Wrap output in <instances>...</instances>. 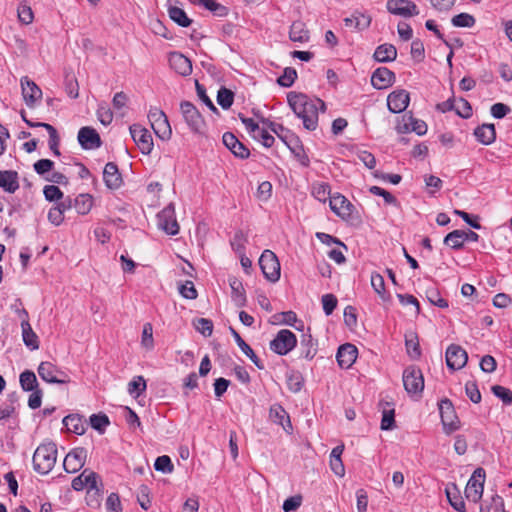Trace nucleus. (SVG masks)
Wrapping results in <instances>:
<instances>
[{
  "label": "nucleus",
  "mask_w": 512,
  "mask_h": 512,
  "mask_svg": "<svg viewBox=\"0 0 512 512\" xmlns=\"http://www.w3.org/2000/svg\"><path fill=\"white\" fill-rule=\"evenodd\" d=\"M288 103L297 117L303 120L304 128H310L317 124L318 112L325 111V103L319 98H309L302 93L290 92Z\"/></svg>",
  "instance_id": "obj_1"
},
{
  "label": "nucleus",
  "mask_w": 512,
  "mask_h": 512,
  "mask_svg": "<svg viewBox=\"0 0 512 512\" xmlns=\"http://www.w3.org/2000/svg\"><path fill=\"white\" fill-rule=\"evenodd\" d=\"M57 459V447L54 443H45L37 447L33 455V466L40 474L49 473Z\"/></svg>",
  "instance_id": "obj_2"
},
{
  "label": "nucleus",
  "mask_w": 512,
  "mask_h": 512,
  "mask_svg": "<svg viewBox=\"0 0 512 512\" xmlns=\"http://www.w3.org/2000/svg\"><path fill=\"white\" fill-rule=\"evenodd\" d=\"M485 471L482 468H477L465 487V497L468 501L477 503L480 501L484 491Z\"/></svg>",
  "instance_id": "obj_3"
},
{
  "label": "nucleus",
  "mask_w": 512,
  "mask_h": 512,
  "mask_svg": "<svg viewBox=\"0 0 512 512\" xmlns=\"http://www.w3.org/2000/svg\"><path fill=\"white\" fill-rule=\"evenodd\" d=\"M260 268L265 278L276 282L280 278V263L277 256L271 250H265L259 259Z\"/></svg>",
  "instance_id": "obj_4"
},
{
  "label": "nucleus",
  "mask_w": 512,
  "mask_h": 512,
  "mask_svg": "<svg viewBox=\"0 0 512 512\" xmlns=\"http://www.w3.org/2000/svg\"><path fill=\"white\" fill-rule=\"evenodd\" d=\"M403 385L410 395L420 394L424 389V378L419 368L407 367L403 372Z\"/></svg>",
  "instance_id": "obj_5"
},
{
  "label": "nucleus",
  "mask_w": 512,
  "mask_h": 512,
  "mask_svg": "<svg viewBox=\"0 0 512 512\" xmlns=\"http://www.w3.org/2000/svg\"><path fill=\"white\" fill-rule=\"evenodd\" d=\"M296 343L297 339L294 333L290 330L282 329L270 342V349L279 355H286L296 346Z\"/></svg>",
  "instance_id": "obj_6"
},
{
  "label": "nucleus",
  "mask_w": 512,
  "mask_h": 512,
  "mask_svg": "<svg viewBox=\"0 0 512 512\" xmlns=\"http://www.w3.org/2000/svg\"><path fill=\"white\" fill-rule=\"evenodd\" d=\"M38 374L47 383L66 384L70 382L68 375L51 362H41L38 367Z\"/></svg>",
  "instance_id": "obj_7"
},
{
  "label": "nucleus",
  "mask_w": 512,
  "mask_h": 512,
  "mask_svg": "<svg viewBox=\"0 0 512 512\" xmlns=\"http://www.w3.org/2000/svg\"><path fill=\"white\" fill-rule=\"evenodd\" d=\"M158 227L169 235H176L179 232V224L175 216V207L171 203L161 210L158 215Z\"/></svg>",
  "instance_id": "obj_8"
},
{
  "label": "nucleus",
  "mask_w": 512,
  "mask_h": 512,
  "mask_svg": "<svg viewBox=\"0 0 512 512\" xmlns=\"http://www.w3.org/2000/svg\"><path fill=\"white\" fill-rule=\"evenodd\" d=\"M441 421L446 433H451L459 428V420L456 416L452 402L444 399L439 403Z\"/></svg>",
  "instance_id": "obj_9"
},
{
  "label": "nucleus",
  "mask_w": 512,
  "mask_h": 512,
  "mask_svg": "<svg viewBox=\"0 0 512 512\" xmlns=\"http://www.w3.org/2000/svg\"><path fill=\"white\" fill-rule=\"evenodd\" d=\"M386 8L391 14L404 18L419 14L417 5L410 0H387Z\"/></svg>",
  "instance_id": "obj_10"
},
{
  "label": "nucleus",
  "mask_w": 512,
  "mask_h": 512,
  "mask_svg": "<svg viewBox=\"0 0 512 512\" xmlns=\"http://www.w3.org/2000/svg\"><path fill=\"white\" fill-rule=\"evenodd\" d=\"M329 205L331 210L344 220L354 219L353 204L343 195L336 194L330 197Z\"/></svg>",
  "instance_id": "obj_11"
},
{
  "label": "nucleus",
  "mask_w": 512,
  "mask_h": 512,
  "mask_svg": "<svg viewBox=\"0 0 512 512\" xmlns=\"http://www.w3.org/2000/svg\"><path fill=\"white\" fill-rule=\"evenodd\" d=\"M468 360L467 352L459 345L451 344L446 350V364L451 370L462 369Z\"/></svg>",
  "instance_id": "obj_12"
},
{
  "label": "nucleus",
  "mask_w": 512,
  "mask_h": 512,
  "mask_svg": "<svg viewBox=\"0 0 512 512\" xmlns=\"http://www.w3.org/2000/svg\"><path fill=\"white\" fill-rule=\"evenodd\" d=\"M86 458L87 450L85 448H75L66 455L63 467L68 473H76L84 466Z\"/></svg>",
  "instance_id": "obj_13"
},
{
  "label": "nucleus",
  "mask_w": 512,
  "mask_h": 512,
  "mask_svg": "<svg viewBox=\"0 0 512 512\" xmlns=\"http://www.w3.org/2000/svg\"><path fill=\"white\" fill-rule=\"evenodd\" d=\"M137 147L143 154H150L154 147L153 130H129Z\"/></svg>",
  "instance_id": "obj_14"
},
{
  "label": "nucleus",
  "mask_w": 512,
  "mask_h": 512,
  "mask_svg": "<svg viewBox=\"0 0 512 512\" xmlns=\"http://www.w3.org/2000/svg\"><path fill=\"white\" fill-rule=\"evenodd\" d=\"M395 82V74L386 67L377 68L371 76V84L378 90L386 89Z\"/></svg>",
  "instance_id": "obj_15"
},
{
  "label": "nucleus",
  "mask_w": 512,
  "mask_h": 512,
  "mask_svg": "<svg viewBox=\"0 0 512 512\" xmlns=\"http://www.w3.org/2000/svg\"><path fill=\"white\" fill-rule=\"evenodd\" d=\"M409 101V93L404 89L393 91L387 97L388 108L393 113L403 112L407 108Z\"/></svg>",
  "instance_id": "obj_16"
},
{
  "label": "nucleus",
  "mask_w": 512,
  "mask_h": 512,
  "mask_svg": "<svg viewBox=\"0 0 512 512\" xmlns=\"http://www.w3.org/2000/svg\"><path fill=\"white\" fill-rule=\"evenodd\" d=\"M19 316L21 318V328H22V337L25 345L32 350H36L39 348L38 337L33 331L29 321H28V313L26 310L19 311Z\"/></svg>",
  "instance_id": "obj_17"
},
{
  "label": "nucleus",
  "mask_w": 512,
  "mask_h": 512,
  "mask_svg": "<svg viewBox=\"0 0 512 512\" xmlns=\"http://www.w3.org/2000/svg\"><path fill=\"white\" fill-rule=\"evenodd\" d=\"M97 482L98 475L93 471L85 469L79 476L73 479L71 485L72 488L76 491L83 490L84 488L97 490Z\"/></svg>",
  "instance_id": "obj_18"
},
{
  "label": "nucleus",
  "mask_w": 512,
  "mask_h": 512,
  "mask_svg": "<svg viewBox=\"0 0 512 512\" xmlns=\"http://www.w3.org/2000/svg\"><path fill=\"white\" fill-rule=\"evenodd\" d=\"M22 95L27 105H33L42 96L41 89L27 76L20 80Z\"/></svg>",
  "instance_id": "obj_19"
},
{
  "label": "nucleus",
  "mask_w": 512,
  "mask_h": 512,
  "mask_svg": "<svg viewBox=\"0 0 512 512\" xmlns=\"http://www.w3.org/2000/svg\"><path fill=\"white\" fill-rule=\"evenodd\" d=\"M357 348L352 344H344L339 347L336 358L341 368H349L357 359Z\"/></svg>",
  "instance_id": "obj_20"
},
{
  "label": "nucleus",
  "mask_w": 512,
  "mask_h": 512,
  "mask_svg": "<svg viewBox=\"0 0 512 512\" xmlns=\"http://www.w3.org/2000/svg\"><path fill=\"white\" fill-rule=\"evenodd\" d=\"M171 68L182 76H188L192 72L191 61L179 52H172L169 57Z\"/></svg>",
  "instance_id": "obj_21"
},
{
  "label": "nucleus",
  "mask_w": 512,
  "mask_h": 512,
  "mask_svg": "<svg viewBox=\"0 0 512 512\" xmlns=\"http://www.w3.org/2000/svg\"><path fill=\"white\" fill-rule=\"evenodd\" d=\"M180 108L188 126L191 128H199L202 125V117L197 108L191 102H182Z\"/></svg>",
  "instance_id": "obj_22"
},
{
  "label": "nucleus",
  "mask_w": 512,
  "mask_h": 512,
  "mask_svg": "<svg viewBox=\"0 0 512 512\" xmlns=\"http://www.w3.org/2000/svg\"><path fill=\"white\" fill-rule=\"evenodd\" d=\"M103 179L109 189H118L122 184V177L115 163L109 162L105 165Z\"/></svg>",
  "instance_id": "obj_23"
},
{
  "label": "nucleus",
  "mask_w": 512,
  "mask_h": 512,
  "mask_svg": "<svg viewBox=\"0 0 512 512\" xmlns=\"http://www.w3.org/2000/svg\"><path fill=\"white\" fill-rule=\"evenodd\" d=\"M0 188L5 192L13 194L19 189V176L13 170L0 171Z\"/></svg>",
  "instance_id": "obj_24"
},
{
  "label": "nucleus",
  "mask_w": 512,
  "mask_h": 512,
  "mask_svg": "<svg viewBox=\"0 0 512 512\" xmlns=\"http://www.w3.org/2000/svg\"><path fill=\"white\" fill-rule=\"evenodd\" d=\"M78 141L82 148L96 149L101 146V139L96 130H79Z\"/></svg>",
  "instance_id": "obj_25"
},
{
  "label": "nucleus",
  "mask_w": 512,
  "mask_h": 512,
  "mask_svg": "<svg viewBox=\"0 0 512 512\" xmlns=\"http://www.w3.org/2000/svg\"><path fill=\"white\" fill-rule=\"evenodd\" d=\"M396 57L397 49L394 45L389 43L379 45L373 54L375 61L380 63L392 62Z\"/></svg>",
  "instance_id": "obj_26"
},
{
  "label": "nucleus",
  "mask_w": 512,
  "mask_h": 512,
  "mask_svg": "<svg viewBox=\"0 0 512 512\" xmlns=\"http://www.w3.org/2000/svg\"><path fill=\"white\" fill-rule=\"evenodd\" d=\"M371 16L360 11H355L350 17L344 19L347 27H353L356 30L367 29L371 24Z\"/></svg>",
  "instance_id": "obj_27"
},
{
  "label": "nucleus",
  "mask_w": 512,
  "mask_h": 512,
  "mask_svg": "<svg viewBox=\"0 0 512 512\" xmlns=\"http://www.w3.org/2000/svg\"><path fill=\"white\" fill-rule=\"evenodd\" d=\"M230 332L241 351L259 368L264 369L263 363L257 357L253 349L242 339L239 333L230 327Z\"/></svg>",
  "instance_id": "obj_28"
},
{
  "label": "nucleus",
  "mask_w": 512,
  "mask_h": 512,
  "mask_svg": "<svg viewBox=\"0 0 512 512\" xmlns=\"http://www.w3.org/2000/svg\"><path fill=\"white\" fill-rule=\"evenodd\" d=\"M269 417L274 423L281 425L285 430L291 428V422L288 413L280 404H273L269 410Z\"/></svg>",
  "instance_id": "obj_29"
},
{
  "label": "nucleus",
  "mask_w": 512,
  "mask_h": 512,
  "mask_svg": "<svg viewBox=\"0 0 512 512\" xmlns=\"http://www.w3.org/2000/svg\"><path fill=\"white\" fill-rule=\"evenodd\" d=\"M151 128H171L166 114L158 107H151L148 113Z\"/></svg>",
  "instance_id": "obj_30"
},
{
  "label": "nucleus",
  "mask_w": 512,
  "mask_h": 512,
  "mask_svg": "<svg viewBox=\"0 0 512 512\" xmlns=\"http://www.w3.org/2000/svg\"><path fill=\"white\" fill-rule=\"evenodd\" d=\"M194 5H200L211 11L217 17H226L229 9L215 0H189Z\"/></svg>",
  "instance_id": "obj_31"
},
{
  "label": "nucleus",
  "mask_w": 512,
  "mask_h": 512,
  "mask_svg": "<svg viewBox=\"0 0 512 512\" xmlns=\"http://www.w3.org/2000/svg\"><path fill=\"white\" fill-rule=\"evenodd\" d=\"M63 424L68 431L77 435L85 433L86 424L79 415H68L64 417Z\"/></svg>",
  "instance_id": "obj_32"
},
{
  "label": "nucleus",
  "mask_w": 512,
  "mask_h": 512,
  "mask_svg": "<svg viewBox=\"0 0 512 512\" xmlns=\"http://www.w3.org/2000/svg\"><path fill=\"white\" fill-rule=\"evenodd\" d=\"M289 37L293 42H306L309 40V31L301 21H295L290 27Z\"/></svg>",
  "instance_id": "obj_33"
},
{
  "label": "nucleus",
  "mask_w": 512,
  "mask_h": 512,
  "mask_svg": "<svg viewBox=\"0 0 512 512\" xmlns=\"http://www.w3.org/2000/svg\"><path fill=\"white\" fill-rule=\"evenodd\" d=\"M167 12L170 19L181 27H188L192 23V20L186 15L185 11L177 6L169 5Z\"/></svg>",
  "instance_id": "obj_34"
},
{
  "label": "nucleus",
  "mask_w": 512,
  "mask_h": 512,
  "mask_svg": "<svg viewBox=\"0 0 512 512\" xmlns=\"http://www.w3.org/2000/svg\"><path fill=\"white\" fill-rule=\"evenodd\" d=\"M93 206V198L89 194H80L74 200V207L78 214L86 215Z\"/></svg>",
  "instance_id": "obj_35"
},
{
  "label": "nucleus",
  "mask_w": 512,
  "mask_h": 512,
  "mask_svg": "<svg viewBox=\"0 0 512 512\" xmlns=\"http://www.w3.org/2000/svg\"><path fill=\"white\" fill-rule=\"evenodd\" d=\"M371 286L383 301L390 300V295L385 290V282L382 275L376 272L372 273Z\"/></svg>",
  "instance_id": "obj_36"
},
{
  "label": "nucleus",
  "mask_w": 512,
  "mask_h": 512,
  "mask_svg": "<svg viewBox=\"0 0 512 512\" xmlns=\"http://www.w3.org/2000/svg\"><path fill=\"white\" fill-rule=\"evenodd\" d=\"M290 130H272L277 137L283 141L289 149L295 153L299 154L302 151V146L299 144V140L293 136L288 137V135L284 134V132H289Z\"/></svg>",
  "instance_id": "obj_37"
},
{
  "label": "nucleus",
  "mask_w": 512,
  "mask_h": 512,
  "mask_svg": "<svg viewBox=\"0 0 512 512\" xmlns=\"http://www.w3.org/2000/svg\"><path fill=\"white\" fill-rule=\"evenodd\" d=\"M457 487L452 485L451 488H446V496L450 505L458 512H465V503L459 495H457Z\"/></svg>",
  "instance_id": "obj_38"
},
{
  "label": "nucleus",
  "mask_w": 512,
  "mask_h": 512,
  "mask_svg": "<svg viewBox=\"0 0 512 512\" xmlns=\"http://www.w3.org/2000/svg\"><path fill=\"white\" fill-rule=\"evenodd\" d=\"M20 385L24 391L37 390L38 382L34 372L26 370L20 374Z\"/></svg>",
  "instance_id": "obj_39"
},
{
  "label": "nucleus",
  "mask_w": 512,
  "mask_h": 512,
  "mask_svg": "<svg viewBox=\"0 0 512 512\" xmlns=\"http://www.w3.org/2000/svg\"><path fill=\"white\" fill-rule=\"evenodd\" d=\"M405 345L407 349V353L413 359H416L420 356L421 350L418 342L417 335L415 333H409L405 336Z\"/></svg>",
  "instance_id": "obj_40"
},
{
  "label": "nucleus",
  "mask_w": 512,
  "mask_h": 512,
  "mask_svg": "<svg viewBox=\"0 0 512 512\" xmlns=\"http://www.w3.org/2000/svg\"><path fill=\"white\" fill-rule=\"evenodd\" d=\"M229 284L232 289L233 300L240 306L244 305L246 298L242 282L237 278H231L229 280Z\"/></svg>",
  "instance_id": "obj_41"
},
{
  "label": "nucleus",
  "mask_w": 512,
  "mask_h": 512,
  "mask_svg": "<svg viewBox=\"0 0 512 512\" xmlns=\"http://www.w3.org/2000/svg\"><path fill=\"white\" fill-rule=\"evenodd\" d=\"M312 194L321 202H325L327 199L330 200V197H332L330 186L325 182L315 183L312 187Z\"/></svg>",
  "instance_id": "obj_42"
},
{
  "label": "nucleus",
  "mask_w": 512,
  "mask_h": 512,
  "mask_svg": "<svg viewBox=\"0 0 512 512\" xmlns=\"http://www.w3.org/2000/svg\"><path fill=\"white\" fill-rule=\"evenodd\" d=\"M463 230H454L446 235L444 244L452 249H460L464 245Z\"/></svg>",
  "instance_id": "obj_43"
},
{
  "label": "nucleus",
  "mask_w": 512,
  "mask_h": 512,
  "mask_svg": "<svg viewBox=\"0 0 512 512\" xmlns=\"http://www.w3.org/2000/svg\"><path fill=\"white\" fill-rule=\"evenodd\" d=\"M91 427L100 433H103L106 427L110 424L109 418L106 414H93L90 416Z\"/></svg>",
  "instance_id": "obj_44"
},
{
  "label": "nucleus",
  "mask_w": 512,
  "mask_h": 512,
  "mask_svg": "<svg viewBox=\"0 0 512 512\" xmlns=\"http://www.w3.org/2000/svg\"><path fill=\"white\" fill-rule=\"evenodd\" d=\"M18 19L21 23L29 25L34 20V14L31 7L27 3H20L17 9Z\"/></svg>",
  "instance_id": "obj_45"
},
{
  "label": "nucleus",
  "mask_w": 512,
  "mask_h": 512,
  "mask_svg": "<svg viewBox=\"0 0 512 512\" xmlns=\"http://www.w3.org/2000/svg\"><path fill=\"white\" fill-rule=\"evenodd\" d=\"M141 345L146 350H152L154 347L153 327L150 323H146L143 326Z\"/></svg>",
  "instance_id": "obj_46"
},
{
  "label": "nucleus",
  "mask_w": 512,
  "mask_h": 512,
  "mask_svg": "<svg viewBox=\"0 0 512 512\" xmlns=\"http://www.w3.org/2000/svg\"><path fill=\"white\" fill-rule=\"evenodd\" d=\"M97 117L102 125L107 126L110 125L113 120V112L106 103H102L98 106Z\"/></svg>",
  "instance_id": "obj_47"
},
{
  "label": "nucleus",
  "mask_w": 512,
  "mask_h": 512,
  "mask_svg": "<svg viewBox=\"0 0 512 512\" xmlns=\"http://www.w3.org/2000/svg\"><path fill=\"white\" fill-rule=\"evenodd\" d=\"M454 111H455L456 115H458L462 118H468L472 114L471 105L464 98L455 99Z\"/></svg>",
  "instance_id": "obj_48"
},
{
  "label": "nucleus",
  "mask_w": 512,
  "mask_h": 512,
  "mask_svg": "<svg viewBox=\"0 0 512 512\" xmlns=\"http://www.w3.org/2000/svg\"><path fill=\"white\" fill-rule=\"evenodd\" d=\"M451 23L455 27H467L470 28L475 24V18L468 13H460L455 15L451 19Z\"/></svg>",
  "instance_id": "obj_49"
},
{
  "label": "nucleus",
  "mask_w": 512,
  "mask_h": 512,
  "mask_svg": "<svg viewBox=\"0 0 512 512\" xmlns=\"http://www.w3.org/2000/svg\"><path fill=\"white\" fill-rule=\"evenodd\" d=\"M496 130H473L475 139L484 145L493 143L496 139Z\"/></svg>",
  "instance_id": "obj_50"
},
{
  "label": "nucleus",
  "mask_w": 512,
  "mask_h": 512,
  "mask_svg": "<svg viewBox=\"0 0 512 512\" xmlns=\"http://www.w3.org/2000/svg\"><path fill=\"white\" fill-rule=\"evenodd\" d=\"M234 100V93L227 89L221 88L217 94V102L223 109H228Z\"/></svg>",
  "instance_id": "obj_51"
},
{
  "label": "nucleus",
  "mask_w": 512,
  "mask_h": 512,
  "mask_svg": "<svg viewBox=\"0 0 512 512\" xmlns=\"http://www.w3.org/2000/svg\"><path fill=\"white\" fill-rule=\"evenodd\" d=\"M297 78V72L292 67H287L284 69L283 75H281L277 82L282 87H290L293 85L295 79Z\"/></svg>",
  "instance_id": "obj_52"
},
{
  "label": "nucleus",
  "mask_w": 512,
  "mask_h": 512,
  "mask_svg": "<svg viewBox=\"0 0 512 512\" xmlns=\"http://www.w3.org/2000/svg\"><path fill=\"white\" fill-rule=\"evenodd\" d=\"M252 133V137L261 141L263 146L270 148L274 142L275 138L272 134L269 133L268 130H250Z\"/></svg>",
  "instance_id": "obj_53"
},
{
  "label": "nucleus",
  "mask_w": 512,
  "mask_h": 512,
  "mask_svg": "<svg viewBox=\"0 0 512 512\" xmlns=\"http://www.w3.org/2000/svg\"><path fill=\"white\" fill-rule=\"evenodd\" d=\"M195 329L205 337L211 336L213 332V323L206 318H199L194 321Z\"/></svg>",
  "instance_id": "obj_54"
},
{
  "label": "nucleus",
  "mask_w": 512,
  "mask_h": 512,
  "mask_svg": "<svg viewBox=\"0 0 512 512\" xmlns=\"http://www.w3.org/2000/svg\"><path fill=\"white\" fill-rule=\"evenodd\" d=\"M402 120L403 124L397 128H427V125L424 121L414 118L410 112L404 114L402 116Z\"/></svg>",
  "instance_id": "obj_55"
},
{
  "label": "nucleus",
  "mask_w": 512,
  "mask_h": 512,
  "mask_svg": "<svg viewBox=\"0 0 512 512\" xmlns=\"http://www.w3.org/2000/svg\"><path fill=\"white\" fill-rule=\"evenodd\" d=\"M150 489L146 485H141L138 489L137 500L141 508L148 510L151 506V500L149 498Z\"/></svg>",
  "instance_id": "obj_56"
},
{
  "label": "nucleus",
  "mask_w": 512,
  "mask_h": 512,
  "mask_svg": "<svg viewBox=\"0 0 512 512\" xmlns=\"http://www.w3.org/2000/svg\"><path fill=\"white\" fill-rule=\"evenodd\" d=\"M493 394L500 398L503 403L505 404H511L512 403V391L508 388L500 385H494L491 388Z\"/></svg>",
  "instance_id": "obj_57"
},
{
  "label": "nucleus",
  "mask_w": 512,
  "mask_h": 512,
  "mask_svg": "<svg viewBox=\"0 0 512 512\" xmlns=\"http://www.w3.org/2000/svg\"><path fill=\"white\" fill-rule=\"evenodd\" d=\"M146 389V382L142 376H136L128 384V392L139 396Z\"/></svg>",
  "instance_id": "obj_58"
},
{
  "label": "nucleus",
  "mask_w": 512,
  "mask_h": 512,
  "mask_svg": "<svg viewBox=\"0 0 512 512\" xmlns=\"http://www.w3.org/2000/svg\"><path fill=\"white\" fill-rule=\"evenodd\" d=\"M154 468L157 471L163 472V473H171L173 471V464L171 462V459L166 456H159L155 463Z\"/></svg>",
  "instance_id": "obj_59"
},
{
  "label": "nucleus",
  "mask_w": 512,
  "mask_h": 512,
  "mask_svg": "<svg viewBox=\"0 0 512 512\" xmlns=\"http://www.w3.org/2000/svg\"><path fill=\"white\" fill-rule=\"evenodd\" d=\"M128 96L124 92H117L112 100L113 107L120 113L121 116L124 115V110L127 108Z\"/></svg>",
  "instance_id": "obj_60"
},
{
  "label": "nucleus",
  "mask_w": 512,
  "mask_h": 512,
  "mask_svg": "<svg viewBox=\"0 0 512 512\" xmlns=\"http://www.w3.org/2000/svg\"><path fill=\"white\" fill-rule=\"evenodd\" d=\"M301 344H302V346H305V351L303 352V356L306 359L311 360L316 355V352H317L315 343L313 342L311 335L304 336L301 341Z\"/></svg>",
  "instance_id": "obj_61"
},
{
  "label": "nucleus",
  "mask_w": 512,
  "mask_h": 512,
  "mask_svg": "<svg viewBox=\"0 0 512 512\" xmlns=\"http://www.w3.org/2000/svg\"><path fill=\"white\" fill-rule=\"evenodd\" d=\"M321 300L325 314L331 315L337 306V298L333 294H325Z\"/></svg>",
  "instance_id": "obj_62"
},
{
  "label": "nucleus",
  "mask_w": 512,
  "mask_h": 512,
  "mask_svg": "<svg viewBox=\"0 0 512 512\" xmlns=\"http://www.w3.org/2000/svg\"><path fill=\"white\" fill-rule=\"evenodd\" d=\"M44 196L48 201H57L63 197L62 191L55 185H47L43 190Z\"/></svg>",
  "instance_id": "obj_63"
},
{
  "label": "nucleus",
  "mask_w": 512,
  "mask_h": 512,
  "mask_svg": "<svg viewBox=\"0 0 512 512\" xmlns=\"http://www.w3.org/2000/svg\"><path fill=\"white\" fill-rule=\"evenodd\" d=\"M106 508L108 512H121V502L119 496L115 493H111L106 500Z\"/></svg>",
  "instance_id": "obj_64"
}]
</instances>
